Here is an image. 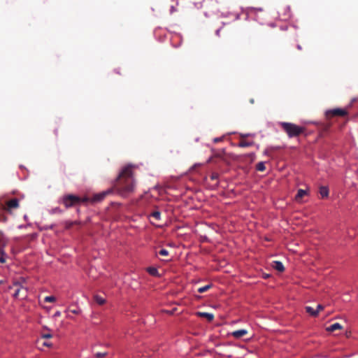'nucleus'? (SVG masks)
Instances as JSON below:
<instances>
[{
	"instance_id": "obj_33",
	"label": "nucleus",
	"mask_w": 358,
	"mask_h": 358,
	"mask_svg": "<svg viewBox=\"0 0 358 358\" xmlns=\"http://www.w3.org/2000/svg\"><path fill=\"white\" fill-rule=\"evenodd\" d=\"M176 10L175 7H174L173 6H172L171 7V10H170V11H171V13H173V12H175Z\"/></svg>"
},
{
	"instance_id": "obj_18",
	"label": "nucleus",
	"mask_w": 358,
	"mask_h": 358,
	"mask_svg": "<svg viewBox=\"0 0 358 358\" xmlns=\"http://www.w3.org/2000/svg\"><path fill=\"white\" fill-rule=\"evenodd\" d=\"M147 271L149 273V274H150L151 275H153V276H157L158 275V271L156 268L155 267H148L147 268Z\"/></svg>"
},
{
	"instance_id": "obj_20",
	"label": "nucleus",
	"mask_w": 358,
	"mask_h": 358,
	"mask_svg": "<svg viewBox=\"0 0 358 358\" xmlns=\"http://www.w3.org/2000/svg\"><path fill=\"white\" fill-rule=\"evenodd\" d=\"M256 169L257 171H265L266 169V166L264 165V163L261 162H259L257 166H256Z\"/></svg>"
},
{
	"instance_id": "obj_3",
	"label": "nucleus",
	"mask_w": 358,
	"mask_h": 358,
	"mask_svg": "<svg viewBox=\"0 0 358 358\" xmlns=\"http://www.w3.org/2000/svg\"><path fill=\"white\" fill-rule=\"evenodd\" d=\"M89 201L88 197H80L74 194H66L62 199V202L66 208L78 206L80 203H85Z\"/></svg>"
},
{
	"instance_id": "obj_28",
	"label": "nucleus",
	"mask_w": 358,
	"mask_h": 358,
	"mask_svg": "<svg viewBox=\"0 0 358 358\" xmlns=\"http://www.w3.org/2000/svg\"><path fill=\"white\" fill-rule=\"evenodd\" d=\"M5 255H0V263L3 264L6 262Z\"/></svg>"
},
{
	"instance_id": "obj_13",
	"label": "nucleus",
	"mask_w": 358,
	"mask_h": 358,
	"mask_svg": "<svg viewBox=\"0 0 358 358\" xmlns=\"http://www.w3.org/2000/svg\"><path fill=\"white\" fill-rule=\"evenodd\" d=\"M320 194L322 198H326L329 195V189L327 187L322 186L320 188Z\"/></svg>"
},
{
	"instance_id": "obj_7",
	"label": "nucleus",
	"mask_w": 358,
	"mask_h": 358,
	"mask_svg": "<svg viewBox=\"0 0 358 358\" xmlns=\"http://www.w3.org/2000/svg\"><path fill=\"white\" fill-rule=\"evenodd\" d=\"M248 334V331L245 329H239L234 331L231 333V336L235 338H240Z\"/></svg>"
},
{
	"instance_id": "obj_2",
	"label": "nucleus",
	"mask_w": 358,
	"mask_h": 358,
	"mask_svg": "<svg viewBox=\"0 0 358 358\" xmlns=\"http://www.w3.org/2000/svg\"><path fill=\"white\" fill-rule=\"evenodd\" d=\"M280 125L289 138L297 137L305 131V127L291 122H280Z\"/></svg>"
},
{
	"instance_id": "obj_26",
	"label": "nucleus",
	"mask_w": 358,
	"mask_h": 358,
	"mask_svg": "<svg viewBox=\"0 0 358 358\" xmlns=\"http://www.w3.org/2000/svg\"><path fill=\"white\" fill-rule=\"evenodd\" d=\"M22 289H23L22 288H17V289L15 290V293H14V294H13V295H14V296H15V298H18V297L20 296V292H21V291H22Z\"/></svg>"
},
{
	"instance_id": "obj_38",
	"label": "nucleus",
	"mask_w": 358,
	"mask_h": 358,
	"mask_svg": "<svg viewBox=\"0 0 358 358\" xmlns=\"http://www.w3.org/2000/svg\"><path fill=\"white\" fill-rule=\"evenodd\" d=\"M250 103H254V99H250Z\"/></svg>"
},
{
	"instance_id": "obj_19",
	"label": "nucleus",
	"mask_w": 358,
	"mask_h": 358,
	"mask_svg": "<svg viewBox=\"0 0 358 358\" xmlns=\"http://www.w3.org/2000/svg\"><path fill=\"white\" fill-rule=\"evenodd\" d=\"M211 287H212V285L209 284V285H207L206 286L199 287L198 289V292L199 293H203V292L208 291Z\"/></svg>"
},
{
	"instance_id": "obj_10",
	"label": "nucleus",
	"mask_w": 358,
	"mask_h": 358,
	"mask_svg": "<svg viewBox=\"0 0 358 358\" xmlns=\"http://www.w3.org/2000/svg\"><path fill=\"white\" fill-rule=\"evenodd\" d=\"M273 267L279 272H282L285 270L282 263L278 261L273 262Z\"/></svg>"
},
{
	"instance_id": "obj_15",
	"label": "nucleus",
	"mask_w": 358,
	"mask_h": 358,
	"mask_svg": "<svg viewBox=\"0 0 358 358\" xmlns=\"http://www.w3.org/2000/svg\"><path fill=\"white\" fill-rule=\"evenodd\" d=\"M306 310L308 313H309L311 316L317 317L318 315V310H315L310 306H306Z\"/></svg>"
},
{
	"instance_id": "obj_16",
	"label": "nucleus",
	"mask_w": 358,
	"mask_h": 358,
	"mask_svg": "<svg viewBox=\"0 0 358 358\" xmlns=\"http://www.w3.org/2000/svg\"><path fill=\"white\" fill-rule=\"evenodd\" d=\"M253 145V142H248L244 140H241L239 143L238 146L241 148H245V147H250Z\"/></svg>"
},
{
	"instance_id": "obj_40",
	"label": "nucleus",
	"mask_w": 358,
	"mask_h": 358,
	"mask_svg": "<svg viewBox=\"0 0 358 358\" xmlns=\"http://www.w3.org/2000/svg\"><path fill=\"white\" fill-rule=\"evenodd\" d=\"M196 166V165L195 164L194 166H193L192 167V169H194V168H195Z\"/></svg>"
},
{
	"instance_id": "obj_32",
	"label": "nucleus",
	"mask_w": 358,
	"mask_h": 358,
	"mask_svg": "<svg viewBox=\"0 0 358 358\" xmlns=\"http://www.w3.org/2000/svg\"><path fill=\"white\" fill-rule=\"evenodd\" d=\"M221 140H222V138H215L214 139V142H215V143H217V142L221 141Z\"/></svg>"
},
{
	"instance_id": "obj_9",
	"label": "nucleus",
	"mask_w": 358,
	"mask_h": 358,
	"mask_svg": "<svg viewBox=\"0 0 358 358\" xmlns=\"http://www.w3.org/2000/svg\"><path fill=\"white\" fill-rule=\"evenodd\" d=\"M308 194L307 191L303 190L302 189H299L297 192L296 195L295 196V201L296 202H300L301 199Z\"/></svg>"
},
{
	"instance_id": "obj_5",
	"label": "nucleus",
	"mask_w": 358,
	"mask_h": 358,
	"mask_svg": "<svg viewBox=\"0 0 358 358\" xmlns=\"http://www.w3.org/2000/svg\"><path fill=\"white\" fill-rule=\"evenodd\" d=\"M19 207V201L17 199H13L11 200L8 201L6 203L5 206H3V209L7 211H10L12 209H15Z\"/></svg>"
},
{
	"instance_id": "obj_39",
	"label": "nucleus",
	"mask_w": 358,
	"mask_h": 358,
	"mask_svg": "<svg viewBox=\"0 0 358 358\" xmlns=\"http://www.w3.org/2000/svg\"><path fill=\"white\" fill-rule=\"evenodd\" d=\"M248 134H244V135H241V137H245V136H248Z\"/></svg>"
},
{
	"instance_id": "obj_31",
	"label": "nucleus",
	"mask_w": 358,
	"mask_h": 358,
	"mask_svg": "<svg viewBox=\"0 0 358 358\" xmlns=\"http://www.w3.org/2000/svg\"><path fill=\"white\" fill-rule=\"evenodd\" d=\"M324 309V306L322 305H317V309L315 310H318V313Z\"/></svg>"
},
{
	"instance_id": "obj_37",
	"label": "nucleus",
	"mask_w": 358,
	"mask_h": 358,
	"mask_svg": "<svg viewBox=\"0 0 358 358\" xmlns=\"http://www.w3.org/2000/svg\"><path fill=\"white\" fill-rule=\"evenodd\" d=\"M219 32H220V29L217 30V31H216V34H217V36H219Z\"/></svg>"
},
{
	"instance_id": "obj_12",
	"label": "nucleus",
	"mask_w": 358,
	"mask_h": 358,
	"mask_svg": "<svg viewBox=\"0 0 358 358\" xmlns=\"http://www.w3.org/2000/svg\"><path fill=\"white\" fill-rule=\"evenodd\" d=\"M150 217L155 221H159L161 219V213L158 210H155L150 215Z\"/></svg>"
},
{
	"instance_id": "obj_36",
	"label": "nucleus",
	"mask_w": 358,
	"mask_h": 358,
	"mask_svg": "<svg viewBox=\"0 0 358 358\" xmlns=\"http://www.w3.org/2000/svg\"><path fill=\"white\" fill-rule=\"evenodd\" d=\"M60 315V313L59 312H56L55 314V316H59Z\"/></svg>"
},
{
	"instance_id": "obj_6",
	"label": "nucleus",
	"mask_w": 358,
	"mask_h": 358,
	"mask_svg": "<svg viewBox=\"0 0 358 358\" xmlns=\"http://www.w3.org/2000/svg\"><path fill=\"white\" fill-rule=\"evenodd\" d=\"M8 239L3 232L0 230V255H5L4 249L8 245Z\"/></svg>"
},
{
	"instance_id": "obj_22",
	"label": "nucleus",
	"mask_w": 358,
	"mask_h": 358,
	"mask_svg": "<svg viewBox=\"0 0 358 358\" xmlns=\"http://www.w3.org/2000/svg\"><path fill=\"white\" fill-rule=\"evenodd\" d=\"M52 337V335L50 334H43L41 336V339L38 340V343H39L42 341V340L45 339V338H50Z\"/></svg>"
},
{
	"instance_id": "obj_4",
	"label": "nucleus",
	"mask_w": 358,
	"mask_h": 358,
	"mask_svg": "<svg viewBox=\"0 0 358 358\" xmlns=\"http://www.w3.org/2000/svg\"><path fill=\"white\" fill-rule=\"evenodd\" d=\"M348 113V110L346 109H342V108H334L329 110H327L326 112V116L328 118L334 117V116H345Z\"/></svg>"
},
{
	"instance_id": "obj_17",
	"label": "nucleus",
	"mask_w": 358,
	"mask_h": 358,
	"mask_svg": "<svg viewBox=\"0 0 358 358\" xmlns=\"http://www.w3.org/2000/svg\"><path fill=\"white\" fill-rule=\"evenodd\" d=\"M94 300L99 305H103L105 303V299L99 295H95L94 296Z\"/></svg>"
},
{
	"instance_id": "obj_34",
	"label": "nucleus",
	"mask_w": 358,
	"mask_h": 358,
	"mask_svg": "<svg viewBox=\"0 0 358 358\" xmlns=\"http://www.w3.org/2000/svg\"><path fill=\"white\" fill-rule=\"evenodd\" d=\"M71 311L73 313H74V314H78V313H79V310H71Z\"/></svg>"
},
{
	"instance_id": "obj_14",
	"label": "nucleus",
	"mask_w": 358,
	"mask_h": 358,
	"mask_svg": "<svg viewBox=\"0 0 358 358\" xmlns=\"http://www.w3.org/2000/svg\"><path fill=\"white\" fill-rule=\"evenodd\" d=\"M342 326L339 323H334L327 328V330L329 331H334L338 329H341Z\"/></svg>"
},
{
	"instance_id": "obj_23",
	"label": "nucleus",
	"mask_w": 358,
	"mask_h": 358,
	"mask_svg": "<svg viewBox=\"0 0 358 358\" xmlns=\"http://www.w3.org/2000/svg\"><path fill=\"white\" fill-rule=\"evenodd\" d=\"M158 254L161 256L166 257L169 255V251L166 249H162L159 251Z\"/></svg>"
},
{
	"instance_id": "obj_25",
	"label": "nucleus",
	"mask_w": 358,
	"mask_h": 358,
	"mask_svg": "<svg viewBox=\"0 0 358 358\" xmlns=\"http://www.w3.org/2000/svg\"><path fill=\"white\" fill-rule=\"evenodd\" d=\"M107 355V352H97L94 355L96 358H102Z\"/></svg>"
},
{
	"instance_id": "obj_27",
	"label": "nucleus",
	"mask_w": 358,
	"mask_h": 358,
	"mask_svg": "<svg viewBox=\"0 0 358 358\" xmlns=\"http://www.w3.org/2000/svg\"><path fill=\"white\" fill-rule=\"evenodd\" d=\"M74 224H77V222H67L66 223V228L70 229Z\"/></svg>"
},
{
	"instance_id": "obj_29",
	"label": "nucleus",
	"mask_w": 358,
	"mask_h": 358,
	"mask_svg": "<svg viewBox=\"0 0 358 358\" xmlns=\"http://www.w3.org/2000/svg\"><path fill=\"white\" fill-rule=\"evenodd\" d=\"M7 221V217L4 215H0V222H6Z\"/></svg>"
},
{
	"instance_id": "obj_11",
	"label": "nucleus",
	"mask_w": 358,
	"mask_h": 358,
	"mask_svg": "<svg viewBox=\"0 0 358 358\" xmlns=\"http://www.w3.org/2000/svg\"><path fill=\"white\" fill-rule=\"evenodd\" d=\"M203 1V0H189V3L190 4L194 5V6L196 8L199 9V8H202Z\"/></svg>"
},
{
	"instance_id": "obj_24",
	"label": "nucleus",
	"mask_w": 358,
	"mask_h": 358,
	"mask_svg": "<svg viewBox=\"0 0 358 358\" xmlns=\"http://www.w3.org/2000/svg\"><path fill=\"white\" fill-rule=\"evenodd\" d=\"M210 178L212 180H217L219 178V174L217 173L213 172L210 174Z\"/></svg>"
},
{
	"instance_id": "obj_1",
	"label": "nucleus",
	"mask_w": 358,
	"mask_h": 358,
	"mask_svg": "<svg viewBox=\"0 0 358 358\" xmlns=\"http://www.w3.org/2000/svg\"><path fill=\"white\" fill-rule=\"evenodd\" d=\"M134 168V166L131 164L124 166L116 179L113 181L112 187L95 194L92 199V201H101L106 196L112 194L113 191H116V192L122 196H127L132 193L135 189Z\"/></svg>"
},
{
	"instance_id": "obj_21",
	"label": "nucleus",
	"mask_w": 358,
	"mask_h": 358,
	"mask_svg": "<svg viewBox=\"0 0 358 358\" xmlns=\"http://www.w3.org/2000/svg\"><path fill=\"white\" fill-rule=\"evenodd\" d=\"M45 302L52 303L56 301V298L54 296H47L44 299Z\"/></svg>"
},
{
	"instance_id": "obj_35",
	"label": "nucleus",
	"mask_w": 358,
	"mask_h": 358,
	"mask_svg": "<svg viewBox=\"0 0 358 358\" xmlns=\"http://www.w3.org/2000/svg\"><path fill=\"white\" fill-rule=\"evenodd\" d=\"M297 49L299 50H302V48L300 45H297L296 46Z\"/></svg>"
},
{
	"instance_id": "obj_30",
	"label": "nucleus",
	"mask_w": 358,
	"mask_h": 358,
	"mask_svg": "<svg viewBox=\"0 0 358 358\" xmlns=\"http://www.w3.org/2000/svg\"><path fill=\"white\" fill-rule=\"evenodd\" d=\"M42 345L46 346V347H50L52 345V344L50 342L43 341Z\"/></svg>"
},
{
	"instance_id": "obj_8",
	"label": "nucleus",
	"mask_w": 358,
	"mask_h": 358,
	"mask_svg": "<svg viewBox=\"0 0 358 358\" xmlns=\"http://www.w3.org/2000/svg\"><path fill=\"white\" fill-rule=\"evenodd\" d=\"M197 315L201 317H205L208 321L211 322L214 319V315L212 313H205V312H198Z\"/></svg>"
}]
</instances>
